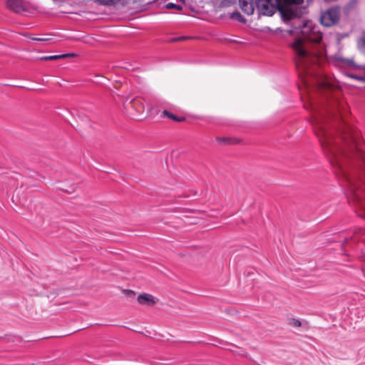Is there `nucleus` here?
I'll return each mask as SVG.
<instances>
[{"instance_id": "obj_5", "label": "nucleus", "mask_w": 365, "mask_h": 365, "mask_svg": "<svg viewBox=\"0 0 365 365\" xmlns=\"http://www.w3.org/2000/svg\"><path fill=\"white\" fill-rule=\"evenodd\" d=\"M130 106L134 113H132L133 118H140L145 113L144 100L140 98L133 99L130 102Z\"/></svg>"}, {"instance_id": "obj_10", "label": "nucleus", "mask_w": 365, "mask_h": 365, "mask_svg": "<svg viewBox=\"0 0 365 365\" xmlns=\"http://www.w3.org/2000/svg\"><path fill=\"white\" fill-rule=\"evenodd\" d=\"M70 56H73V54H62V55H54V56H46L40 58L41 61H53L58 60L61 58H64L68 57Z\"/></svg>"}, {"instance_id": "obj_3", "label": "nucleus", "mask_w": 365, "mask_h": 365, "mask_svg": "<svg viewBox=\"0 0 365 365\" xmlns=\"http://www.w3.org/2000/svg\"><path fill=\"white\" fill-rule=\"evenodd\" d=\"M303 0H257V9L260 15L272 16L277 10L284 12L292 4H300Z\"/></svg>"}, {"instance_id": "obj_4", "label": "nucleus", "mask_w": 365, "mask_h": 365, "mask_svg": "<svg viewBox=\"0 0 365 365\" xmlns=\"http://www.w3.org/2000/svg\"><path fill=\"white\" fill-rule=\"evenodd\" d=\"M339 19V9L331 8L321 15L320 21L324 26H331L337 23Z\"/></svg>"}, {"instance_id": "obj_18", "label": "nucleus", "mask_w": 365, "mask_h": 365, "mask_svg": "<svg viewBox=\"0 0 365 365\" xmlns=\"http://www.w3.org/2000/svg\"><path fill=\"white\" fill-rule=\"evenodd\" d=\"M359 216L361 218H365V210H364L361 213H359Z\"/></svg>"}, {"instance_id": "obj_17", "label": "nucleus", "mask_w": 365, "mask_h": 365, "mask_svg": "<svg viewBox=\"0 0 365 365\" xmlns=\"http://www.w3.org/2000/svg\"><path fill=\"white\" fill-rule=\"evenodd\" d=\"M292 324L294 326H295V327H300L301 326V322L299 320L294 319L292 322Z\"/></svg>"}, {"instance_id": "obj_6", "label": "nucleus", "mask_w": 365, "mask_h": 365, "mask_svg": "<svg viewBox=\"0 0 365 365\" xmlns=\"http://www.w3.org/2000/svg\"><path fill=\"white\" fill-rule=\"evenodd\" d=\"M137 301L140 305L153 307L158 302V299L150 294L143 293L137 297Z\"/></svg>"}, {"instance_id": "obj_16", "label": "nucleus", "mask_w": 365, "mask_h": 365, "mask_svg": "<svg viewBox=\"0 0 365 365\" xmlns=\"http://www.w3.org/2000/svg\"><path fill=\"white\" fill-rule=\"evenodd\" d=\"M167 8H168V9L179 8V6H177L173 3H169L167 4Z\"/></svg>"}, {"instance_id": "obj_9", "label": "nucleus", "mask_w": 365, "mask_h": 365, "mask_svg": "<svg viewBox=\"0 0 365 365\" xmlns=\"http://www.w3.org/2000/svg\"><path fill=\"white\" fill-rule=\"evenodd\" d=\"M7 6L15 12H20L24 9L21 0H8Z\"/></svg>"}, {"instance_id": "obj_15", "label": "nucleus", "mask_w": 365, "mask_h": 365, "mask_svg": "<svg viewBox=\"0 0 365 365\" xmlns=\"http://www.w3.org/2000/svg\"><path fill=\"white\" fill-rule=\"evenodd\" d=\"M123 293L128 296H133L135 292L132 290L124 289Z\"/></svg>"}, {"instance_id": "obj_14", "label": "nucleus", "mask_w": 365, "mask_h": 365, "mask_svg": "<svg viewBox=\"0 0 365 365\" xmlns=\"http://www.w3.org/2000/svg\"><path fill=\"white\" fill-rule=\"evenodd\" d=\"M359 47L361 48V49H363L364 47H365V36L360 38V40L359 41Z\"/></svg>"}, {"instance_id": "obj_8", "label": "nucleus", "mask_w": 365, "mask_h": 365, "mask_svg": "<svg viewBox=\"0 0 365 365\" xmlns=\"http://www.w3.org/2000/svg\"><path fill=\"white\" fill-rule=\"evenodd\" d=\"M332 63L337 67L341 68H351L354 66V63L351 60L344 58L340 56H335L332 59Z\"/></svg>"}, {"instance_id": "obj_11", "label": "nucleus", "mask_w": 365, "mask_h": 365, "mask_svg": "<svg viewBox=\"0 0 365 365\" xmlns=\"http://www.w3.org/2000/svg\"><path fill=\"white\" fill-rule=\"evenodd\" d=\"M360 68H361L365 73V67H360ZM347 76H349V78L358 80L361 82H365V76H361L354 75V74H351V73H347Z\"/></svg>"}, {"instance_id": "obj_20", "label": "nucleus", "mask_w": 365, "mask_h": 365, "mask_svg": "<svg viewBox=\"0 0 365 365\" xmlns=\"http://www.w3.org/2000/svg\"><path fill=\"white\" fill-rule=\"evenodd\" d=\"M287 16L289 18H291L293 16V14H292V13L287 14Z\"/></svg>"}, {"instance_id": "obj_19", "label": "nucleus", "mask_w": 365, "mask_h": 365, "mask_svg": "<svg viewBox=\"0 0 365 365\" xmlns=\"http://www.w3.org/2000/svg\"><path fill=\"white\" fill-rule=\"evenodd\" d=\"M34 39L36 41H48V38H34Z\"/></svg>"}, {"instance_id": "obj_12", "label": "nucleus", "mask_w": 365, "mask_h": 365, "mask_svg": "<svg viewBox=\"0 0 365 365\" xmlns=\"http://www.w3.org/2000/svg\"><path fill=\"white\" fill-rule=\"evenodd\" d=\"M163 116L168 117V118L173 120L174 121H181L182 120L181 118H177L175 115H173V113H170L168 110H164L163 113Z\"/></svg>"}, {"instance_id": "obj_1", "label": "nucleus", "mask_w": 365, "mask_h": 365, "mask_svg": "<svg viewBox=\"0 0 365 365\" xmlns=\"http://www.w3.org/2000/svg\"><path fill=\"white\" fill-rule=\"evenodd\" d=\"M292 48L304 92L309 94L312 88L329 86L324 76L316 70L326 55V45L322 41L319 27L311 21H306L302 27L301 36L292 43Z\"/></svg>"}, {"instance_id": "obj_7", "label": "nucleus", "mask_w": 365, "mask_h": 365, "mask_svg": "<svg viewBox=\"0 0 365 365\" xmlns=\"http://www.w3.org/2000/svg\"><path fill=\"white\" fill-rule=\"evenodd\" d=\"M239 4L240 9L245 14L252 15L254 13L255 7L253 0H239Z\"/></svg>"}, {"instance_id": "obj_2", "label": "nucleus", "mask_w": 365, "mask_h": 365, "mask_svg": "<svg viewBox=\"0 0 365 365\" xmlns=\"http://www.w3.org/2000/svg\"><path fill=\"white\" fill-rule=\"evenodd\" d=\"M313 124L316 135L318 136L322 146L331 163L339 168L346 181L349 194L353 200H359L361 195L365 192V185H361V180L358 181L346 175L344 170L346 162L351 153L356 148L354 138L348 134H341L336 138L333 133L328 129L323 120L314 118Z\"/></svg>"}, {"instance_id": "obj_13", "label": "nucleus", "mask_w": 365, "mask_h": 365, "mask_svg": "<svg viewBox=\"0 0 365 365\" xmlns=\"http://www.w3.org/2000/svg\"><path fill=\"white\" fill-rule=\"evenodd\" d=\"M97 1H98V2H99L101 4L111 5V4H116L120 0H97Z\"/></svg>"}]
</instances>
